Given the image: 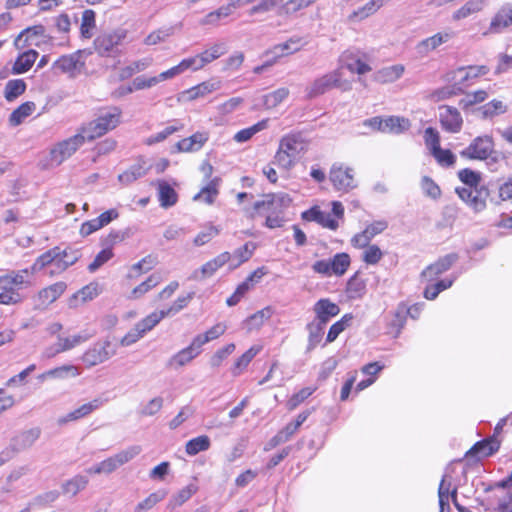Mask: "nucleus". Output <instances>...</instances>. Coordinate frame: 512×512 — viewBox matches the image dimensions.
I'll list each match as a JSON object with an SVG mask.
<instances>
[{"instance_id":"nucleus-18","label":"nucleus","mask_w":512,"mask_h":512,"mask_svg":"<svg viewBox=\"0 0 512 512\" xmlns=\"http://www.w3.org/2000/svg\"><path fill=\"white\" fill-rule=\"evenodd\" d=\"M457 259L458 256L455 253L445 255L426 267L421 273V278L427 282L434 281L439 275L448 271Z\"/></svg>"},{"instance_id":"nucleus-3","label":"nucleus","mask_w":512,"mask_h":512,"mask_svg":"<svg viewBox=\"0 0 512 512\" xmlns=\"http://www.w3.org/2000/svg\"><path fill=\"white\" fill-rule=\"evenodd\" d=\"M122 110L118 106H107L98 109L95 118L80 126L88 142L102 137L118 127L121 122Z\"/></svg>"},{"instance_id":"nucleus-49","label":"nucleus","mask_w":512,"mask_h":512,"mask_svg":"<svg viewBox=\"0 0 512 512\" xmlns=\"http://www.w3.org/2000/svg\"><path fill=\"white\" fill-rule=\"evenodd\" d=\"M147 168L143 164L137 163L131 166L129 169L119 174L118 179L123 184H130L135 180L143 177L147 173Z\"/></svg>"},{"instance_id":"nucleus-23","label":"nucleus","mask_w":512,"mask_h":512,"mask_svg":"<svg viewBox=\"0 0 512 512\" xmlns=\"http://www.w3.org/2000/svg\"><path fill=\"white\" fill-rule=\"evenodd\" d=\"M306 44L307 41L305 38L293 36L287 41L275 45L270 53L273 54L275 59L281 58L300 51Z\"/></svg>"},{"instance_id":"nucleus-55","label":"nucleus","mask_w":512,"mask_h":512,"mask_svg":"<svg viewBox=\"0 0 512 512\" xmlns=\"http://www.w3.org/2000/svg\"><path fill=\"white\" fill-rule=\"evenodd\" d=\"M197 491V487L193 484L187 485L182 488L179 492L172 496L169 507L174 509L183 505L186 501H188Z\"/></svg>"},{"instance_id":"nucleus-54","label":"nucleus","mask_w":512,"mask_h":512,"mask_svg":"<svg viewBox=\"0 0 512 512\" xmlns=\"http://www.w3.org/2000/svg\"><path fill=\"white\" fill-rule=\"evenodd\" d=\"M166 495L167 492L165 490H159L151 493L147 498L136 505L134 512H146L152 509L157 503L162 501Z\"/></svg>"},{"instance_id":"nucleus-25","label":"nucleus","mask_w":512,"mask_h":512,"mask_svg":"<svg viewBox=\"0 0 512 512\" xmlns=\"http://www.w3.org/2000/svg\"><path fill=\"white\" fill-rule=\"evenodd\" d=\"M209 139L208 132H196L190 137L180 140L176 146L180 152H194L200 150Z\"/></svg>"},{"instance_id":"nucleus-5","label":"nucleus","mask_w":512,"mask_h":512,"mask_svg":"<svg viewBox=\"0 0 512 512\" xmlns=\"http://www.w3.org/2000/svg\"><path fill=\"white\" fill-rule=\"evenodd\" d=\"M141 451L142 448L139 445L129 446L113 456L104 459L97 465L88 468L86 471L89 474H111L119 467L133 460Z\"/></svg>"},{"instance_id":"nucleus-1","label":"nucleus","mask_w":512,"mask_h":512,"mask_svg":"<svg viewBox=\"0 0 512 512\" xmlns=\"http://www.w3.org/2000/svg\"><path fill=\"white\" fill-rule=\"evenodd\" d=\"M309 144V140L301 133H290L283 136L274 155L273 163L285 171L291 170L297 160L307 152Z\"/></svg>"},{"instance_id":"nucleus-9","label":"nucleus","mask_w":512,"mask_h":512,"mask_svg":"<svg viewBox=\"0 0 512 512\" xmlns=\"http://www.w3.org/2000/svg\"><path fill=\"white\" fill-rule=\"evenodd\" d=\"M494 151V141L489 135L478 136L462 151L460 156L468 160H486Z\"/></svg>"},{"instance_id":"nucleus-31","label":"nucleus","mask_w":512,"mask_h":512,"mask_svg":"<svg viewBox=\"0 0 512 512\" xmlns=\"http://www.w3.org/2000/svg\"><path fill=\"white\" fill-rule=\"evenodd\" d=\"M500 447V441L493 435L492 437L483 441L477 442L470 450L469 454L479 455L481 457H487L498 451Z\"/></svg>"},{"instance_id":"nucleus-26","label":"nucleus","mask_w":512,"mask_h":512,"mask_svg":"<svg viewBox=\"0 0 512 512\" xmlns=\"http://www.w3.org/2000/svg\"><path fill=\"white\" fill-rule=\"evenodd\" d=\"M158 200L162 208L174 206L178 201V194L174 188L167 182L159 180L157 182Z\"/></svg>"},{"instance_id":"nucleus-43","label":"nucleus","mask_w":512,"mask_h":512,"mask_svg":"<svg viewBox=\"0 0 512 512\" xmlns=\"http://www.w3.org/2000/svg\"><path fill=\"white\" fill-rule=\"evenodd\" d=\"M218 183V178L211 180L205 187L201 189L199 193L193 197V200L204 201L207 204H212L218 195Z\"/></svg>"},{"instance_id":"nucleus-28","label":"nucleus","mask_w":512,"mask_h":512,"mask_svg":"<svg viewBox=\"0 0 512 512\" xmlns=\"http://www.w3.org/2000/svg\"><path fill=\"white\" fill-rule=\"evenodd\" d=\"M485 7L484 0H469L453 12L452 20L460 21L481 12Z\"/></svg>"},{"instance_id":"nucleus-63","label":"nucleus","mask_w":512,"mask_h":512,"mask_svg":"<svg viewBox=\"0 0 512 512\" xmlns=\"http://www.w3.org/2000/svg\"><path fill=\"white\" fill-rule=\"evenodd\" d=\"M161 281V276L159 274L150 275L144 282L135 287L132 291V297L138 298L141 295L148 292L151 288L155 287Z\"/></svg>"},{"instance_id":"nucleus-37","label":"nucleus","mask_w":512,"mask_h":512,"mask_svg":"<svg viewBox=\"0 0 512 512\" xmlns=\"http://www.w3.org/2000/svg\"><path fill=\"white\" fill-rule=\"evenodd\" d=\"M221 82L219 80H210L198 84L195 87L189 89L186 93L189 99L194 100L199 97H204L213 91L220 89Z\"/></svg>"},{"instance_id":"nucleus-12","label":"nucleus","mask_w":512,"mask_h":512,"mask_svg":"<svg viewBox=\"0 0 512 512\" xmlns=\"http://www.w3.org/2000/svg\"><path fill=\"white\" fill-rule=\"evenodd\" d=\"M459 198L464 201L475 212H481L486 208L489 190L486 186L476 188H456Z\"/></svg>"},{"instance_id":"nucleus-21","label":"nucleus","mask_w":512,"mask_h":512,"mask_svg":"<svg viewBox=\"0 0 512 512\" xmlns=\"http://www.w3.org/2000/svg\"><path fill=\"white\" fill-rule=\"evenodd\" d=\"M313 311L316 315L315 321L326 326L332 317L339 314L340 308L329 299L322 298L314 304Z\"/></svg>"},{"instance_id":"nucleus-11","label":"nucleus","mask_w":512,"mask_h":512,"mask_svg":"<svg viewBox=\"0 0 512 512\" xmlns=\"http://www.w3.org/2000/svg\"><path fill=\"white\" fill-rule=\"evenodd\" d=\"M488 72L489 68L485 65L460 67L447 73L446 79L449 82H454L463 91V88L468 87L474 79L486 75Z\"/></svg>"},{"instance_id":"nucleus-62","label":"nucleus","mask_w":512,"mask_h":512,"mask_svg":"<svg viewBox=\"0 0 512 512\" xmlns=\"http://www.w3.org/2000/svg\"><path fill=\"white\" fill-rule=\"evenodd\" d=\"M282 2L283 0H261L257 5L249 9L248 14L253 16L260 13H267L274 9L278 11Z\"/></svg>"},{"instance_id":"nucleus-2","label":"nucleus","mask_w":512,"mask_h":512,"mask_svg":"<svg viewBox=\"0 0 512 512\" xmlns=\"http://www.w3.org/2000/svg\"><path fill=\"white\" fill-rule=\"evenodd\" d=\"M29 270H9L0 275V305H17L24 300L22 289L31 286Z\"/></svg>"},{"instance_id":"nucleus-33","label":"nucleus","mask_w":512,"mask_h":512,"mask_svg":"<svg viewBox=\"0 0 512 512\" xmlns=\"http://www.w3.org/2000/svg\"><path fill=\"white\" fill-rule=\"evenodd\" d=\"M38 57V52L35 50H28L18 56L12 67L13 74H22L27 72L35 63Z\"/></svg>"},{"instance_id":"nucleus-46","label":"nucleus","mask_w":512,"mask_h":512,"mask_svg":"<svg viewBox=\"0 0 512 512\" xmlns=\"http://www.w3.org/2000/svg\"><path fill=\"white\" fill-rule=\"evenodd\" d=\"M289 89L286 87L278 88L263 97V104L267 109H273L281 104L288 96Z\"/></svg>"},{"instance_id":"nucleus-15","label":"nucleus","mask_w":512,"mask_h":512,"mask_svg":"<svg viewBox=\"0 0 512 512\" xmlns=\"http://www.w3.org/2000/svg\"><path fill=\"white\" fill-rule=\"evenodd\" d=\"M329 179L339 191H349L356 187L353 170L341 164H334L331 167Z\"/></svg>"},{"instance_id":"nucleus-17","label":"nucleus","mask_w":512,"mask_h":512,"mask_svg":"<svg viewBox=\"0 0 512 512\" xmlns=\"http://www.w3.org/2000/svg\"><path fill=\"white\" fill-rule=\"evenodd\" d=\"M512 26V4H506L492 17L484 36L502 33L506 28Z\"/></svg>"},{"instance_id":"nucleus-4","label":"nucleus","mask_w":512,"mask_h":512,"mask_svg":"<svg viewBox=\"0 0 512 512\" xmlns=\"http://www.w3.org/2000/svg\"><path fill=\"white\" fill-rule=\"evenodd\" d=\"M332 88H339L342 91H349L351 89V83L348 80H342L340 70L331 71L315 79L305 88V93L307 98L313 99Z\"/></svg>"},{"instance_id":"nucleus-6","label":"nucleus","mask_w":512,"mask_h":512,"mask_svg":"<svg viewBox=\"0 0 512 512\" xmlns=\"http://www.w3.org/2000/svg\"><path fill=\"white\" fill-rule=\"evenodd\" d=\"M40 436L41 429L39 427L21 430L10 439L9 445L2 450V453L10 461L17 454L32 448Z\"/></svg>"},{"instance_id":"nucleus-14","label":"nucleus","mask_w":512,"mask_h":512,"mask_svg":"<svg viewBox=\"0 0 512 512\" xmlns=\"http://www.w3.org/2000/svg\"><path fill=\"white\" fill-rule=\"evenodd\" d=\"M227 45L224 42H218L210 46L205 51L197 54L193 57L186 58L187 62L190 66V69L193 71H198L204 68L209 63L214 60L220 58L227 52Z\"/></svg>"},{"instance_id":"nucleus-41","label":"nucleus","mask_w":512,"mask_h":512,"mask_svg":"<svg viewBox=\"0 0 512 512\" xmlns=\"http://www.w3.org/2000/svg\"><path fill=\"white\" fill-rule=\"evenodd\" d=\"M324 328L325 325L315 320L307 325V330L309 332L307 352H310L313 349H315L317 345L321 342L324 335Z\"/></svg>"},{"instance_id":"nucleus-58","label":"nucleus","mask_w":512,"mask_h":512,"mask_svg":"<svg viewBox=\"0 0 512 512\" xmlns=\"http://www.w3.org/2000/svg\"><path fill=\"white\" fill-rule=\"evenodd\" d=\"M488 98V93L485 90H477L474 92L466 93V95L460 99L459 106L462 109H467L475 104L482 103Z\"/></svg>"},{"instance_id":"nucleus-7","label":"nucleus","mask_w":512,"mask_h":512,"mask_svg":"<svg viewBox=\"0 0 512 512\" xmlns=\"http://www.w3.org/2000/svg\"><path fill=\"white\" fill-rule=\"evenodd\" d=\"M88 141L79 127L77 133L67 139L56 143L50 151V161L53 165H60L69 159L76 151Z\"/></svg>"},{"instance_id":"nucleus-48","label":"nucleus","mask_w":512,"mask_h":512,"mask_svg":"<svg viewBox=\"0 0 512 512\" xmlns=\"http://www.w3.org/2000/svg\"><path fill=\"white\" fill-rule=\"evenodd\" d=\"M237 8V3H231L218 8L217 10L207 14L203 20V24L212 25L216 24L221 18L228 17L232 14L233 10Z\"/></svg>"},{"instance_id":"nucleus-19","label":"nucleus","mask_w":512,"mask_h":512,"mask_svg":"<svg viewBox=\"0 0 512 512\" xmlns=\"http://www.w3.org/2000/svg\"><path fill=\"white\" fill-rule=\"evenodd\" d=\"M231 260V254L229 252H223L213 258L212 260L206 262L201 266L200 269L193 271L190 276L192 280H203L205 278L211 277L214 273L228 263Z\"/></svg>"},{"instance_id":"nucleus-51","label":"nucleus","mask_w":512,"mask_h":512,"mask_svg":"<svg viewBox=\"0 0 512 512\" xmlns=\"http://www.w3.org/2000/svg\"><path fill=\"white\" fill-rule=\"evenodd\" d=\"M167 316L168 312H165V310L155 311L136 324L141 332L145 334L146 332L152 330L163 318Z\"/></svg>"},{"instance_id":"nucleus-10","label":"nucleus","mask_w":512,"mask_h":512,"mask_svg":"<svg viewBox=\"0 0 512 512\" xmlns=\"http://www.w3.org/2000/svg\"><path fill=\"white\" fill-rule=\"evenodd\" d=\"M127 30L118 28L114 31L103 33L94 40V49L100 56H109L114 53L125 38Z\"/></svg>"},{"instance_id":"nucleus-47","label":"nucleus","mask_w":512,"mask_h":512,"mask_svg":"<svg viewBox=\"0 0 512 512\" xmlns=\"http://www.w3.org/2000/svg\"><path fill=\"white\" fill-rule=\"evenodd\" d=\"M210 439L206 435H201L189 440L186 443L185 451L188 455H196L199 452L206 451L210 448Z\"/></svg>"},{"instance_id":"nucleus-32","label":"nucleus","mask_w":512,"mask_h":512,"mask_svg":"<svg viewBox=\"0 0 512 512\" xmlns=\"http://www.w3.org/2000/svg\"><path fill=\"white\" fill-rule=\"evenodd\" d=\"M98 286L97 284H89L76 292L69 300L70 307H78L81 304H84L88 301H91L98 295Z\"/></svg>"},{"instance_id":"nucleus-8","label":"nucleus","mask_w":512,"mask_h":512,"mask_svg":"<svg viewBox=\"0 0 512 512\" xmlns=\"http://www.w3.org/2000/svg\"><path fill=\"white\" fill-rule=\"evenodd\" d=\"M115 354L116 349L113 347L111 341L105 339L95 342L88 348L82 355V361L87 367L91 368L106 362Z\"/></svg>"},{"instance_id":"nucleus-45","label":"nucleus","mask_w":512,"mask_h":512,"mask_svg":"<svg viewBox=\"0 0 512 512\" xmlns=\"http://www.w3.org/2000/svg\"><path fill=\"white\" fill-rule=\"evenodd\" d=\"M256 248L253 242H247L242 247L236 249L231 255V260H236V263L231 264V269L240 266L242 263L248 261Z\"/></svg>"},{"instance_id":"nucleus-27","label":"nucleus","mask_w":512,"mask_h":512,"mask_svg":"<svg viewBox=\"0 0 512 512\" xmlns=\"http://www.w3.org/2000/svg\"><path fill=\"white\" fill-rule=\"evenodd\" d=\"M316 1L317 0H283L281 6H279L277 15L281 17L293 16L296 13L308 8Z\"/></svg>"},{"instance_id":"nucleus-20","label":"nucleus","mask_w":512,"mask_h":512,"mask_svg":"<svg viewBox=\"0 0 512 512\" xmlns=\"http://www.w3.org/2000/svg\"><path fill=\"white\" fill-rule=\"evenodd\" d=\"M103 405V401L100 398H95L88 403H84L78 408L70 411L69 413L58 418V425H65L69 422L78 421L82 418L87 417L95 410L99 409Z\"/></svg>"},{"instance_id":"nucleus-38","label":"nucleus","mask_w":512,"mask_h":512,"mask_svg":"<svg viewBox=\"0 0 512 512\" xmlns=\"http://www.w3.org/2000/svg\"><path fill=\"white\" fill-rule=\"evenodd\" d=\"M152 64V58H143L131 62L129 65L123 67L119 71V77L122 80L132 77L134 74L146 70Z\"/></svg>"},{"instance_id":"nucleus-40","label":"nucleus","mask_w":512,"mask_h":512,"mask_svg":"<svg viewBox=\"0 0 512 512\" xmlns=\"http://www.w3.org/2000/svg\"><path fill=\"white\" fill-rule=\"evenodd\" d=\"M93 336H94L93 333L83 332V333L73 335L71 337H59L58 338L59 350H63V352L71 350L74 347L88 341Z\"/></svg>"},{"instance_id":"nucleus-35","label":"nucleus","mask_w":512,"mask_h":512,"mask_svg":"<svg viewBox=\"0 0 512 512\" xmlns=\"http://www.w3.org/2000/svg\"><path fill=\"white\" fill-rule=\"evenodd\" d=\"M227 326L224 323H217L208 329L205 333L196 335L193 340L195 346L202 348L206 343L219 338L225 333Z\"/></svg>"},{"instance_id":"nucleus-52","label":"nucleus","mask_w":512,"mask_h":512,"mask_svg":"<svg viewBox=\"0 0 512 512\" xmlns=\"http://www.w3.org/2000/svg\"><path fill=\"white\" fill-rule=\"evenodd\" d=\"M26 84L22 79L9 80L5 85L4 97L7 101H13L25 92Z\"/></svg>"},{"instance_id":"nucleus-53","label":"nucleus","mask_w":512,"mask_h":512,"mask_svg":"<svg viewBox=\"0 0 512 512\" xmlns=\"http://www.w3.org/2000/svg\"><path fill=\"white\" fill-rule=\"evenodd\" d=\"M384 2L385 0H370L363 7L354 11L350 18L363 20L380 9L384 5Z\"/></svg>"},{"instance_id":"nucleus-22","label":"nucleus","mask_w":512,"mask_h":512,"mask_svg":"<svg viewBox=\"0 0 512 512\" xmlns=\"http://www.w3.org/2000/svg\"><path fill=\"white\" fill-rule=\"evenodd\" d=\"M454 37L451 31H443L434 34L431 37L425 38L417 44V51L420 54L427 55L428 53L436 50L442 44L447 43Z\"/></svg>"},{"instance_id":"nucleus-60","label":"nucleus","mask_w":512,"mask_h":512,"mask_svg":"<svg viewBox=\"0 0 512 512\" xmlns=\"http://www.w3.org/2000/svg\"><path fill=\"white\" fill-rule=\"evenodd\" d=\"M353 316L351 314H345L339 321L335 322L329 329L327 334V342L331 343L338 335L343 332L350 324Z\"/></svg>"},{"instance_id":"nucleus-42","label":"nucleus","mask_w":512,"mask_h":512,"mask_svg":"<svg viewBox=\"0 0 512 512\" xmlns=\"http://www.w3.org/2000/svg\"><path fill=\"white\" fill-rule=\"evenodd\" d=\"M291 203V198L288 194L278 193V194H268L265 195L264 199L261 201H257L254 203V210H259L261 205L264 204H275V209L281 207H288Z\"/></svg>"},{"instance_id":"nucleus-57","label":"nucleus","mask_w":512,"mask_h":512,"mask_svg":"<svg viewBox=\"0 0 512 512\" xmlns=\"http://www.w3.org/2000/svg\"><path fill=\"white\" fill-rule=\"evenodd\" d=\"M35 109V104L33 102H25L21 104L17 109H15L9 118V121L12 125H19L24 118L28 117L32 114Z\"/></svg>"},{"instance_id":"nucleus-13","label":"nucleus","mask_w":512,"mask_h":512,"mask_svg":"<svg viewBox=\"0 0 512 512\" xmlns=\"http://www.w3.org/2000/svg\"><path fill=\"white\" fill-rule=\"evenodd\" d=\"M81 56V51L63 55L52 64V69L55 73L67 74L70 78H75L85 66Z\"/></svg>"},{"instance_id":"nucleus-56","label":"nucleus","mask_w":512,"mask_h":512,"mask_svg":"<svg viewBox=\"0 0 512 512\" xmlns=\"http://www.w3.org/2000/svg\"><path fill=\"white\" fill-rule=\"evenodd\" d=\"M272 315L270 307H265L254 314H252L247 320L248 330L259 329L265 321H267Z\"/></svg>"},{"instance_id":"nucleus-39","label":"nucleus","mask_w":512,"mask_h":512,"mask_svg":"<svg viewBox=\"0 0 512 512\" xmlns=\"http://www.w3.org/2000/svg\"><path fill=\"white\" fill-rule=\"evenodd\" d=\"M405 68L401 64L382 68L376 74V79L381 83H392L398 80L404 73Z\"/></svg>"},{"instance_id":"nucleus-24","label":"nucleus","mask_w":512,"mask_h":512,"mask_svg":"<svg viewBox=\"0 0 512 512\" xmlns=\"http://www.w3.org/2000/svg\"><path fill=\"white\" fill-rule=\"evenodd\" d=\"M201 353V348L195 346V341L192 340L191 344L173 355L167 362V366L171 368H180L190 363Z\"/></svg>"},{"instance_id":"nucleus-61","label":"nucleus","mask_w":512,"mask_h":512,"mask_svg":"<svg viewBox=\"0 0 512 512\" xmlns=\"http://www.w3.org/2000/svg\"><path fill=\"white\" fill-rule=\"evenodd\" d=\"M330 262L332 273L340 276L347 271L350 265V257L346 253H338Z\"/></svg>"},{"instance_id":"nucleus-64","label":"nucleus","mask_w":512,"mask_h":512,"mask_svg":"<svg viewBox=\"0 0 512 512\" xmlns=\"http://www.w3.org/2000/svg\"><path fill=\"white\" fill-rule=\"evenodd\" d=\"M437 163L442 167H451L456 162V156L449 149L439 147L432 153Z\"/></svg>"},{"instance_id":"nucleus-34","label":"nucleus","mask_w":512,"mask_h":512,"mask_svg":"<svg viewBox=\"0 0 512 512\" xmlns=\"http://www.w3.org/2000/svg\"><path fill=\"white\" fill-rule=\"evenodd\" d=\"M58 247H54L47 252L41 254L35 262L32 264L30 268H27L29 270V277L39 271H41L44 268L51 269L53 267L54 258L57 257L58 254Z\"/></svg>"},{"instance_id":"nucleus-30","label":"nucleus","mask_w":512,"mask_h":512,"mask_svg":"<svg viewBox=\"0 0 512 512\" xmlns=\"http://www.w3.org/2000/svg\"><path fill=\"white\" fill-rule=\"evenodd\" d=\"M66 287V283L57 282L42 289L38 293L39 301L41 302L42 305H49L53 303L64 293Z\"/></svg>"},{"instance_id":"nucleus-59","label":"nucleus","mask_w":512,"mask_h":512,"mask_svg":"<svg viewBox=\"0 0 512 512\" xmlns=\"http://www.w3.org/2000/svg\"><path fill=\"white\" fill-rule=\"evenodd\" d=\"M452 83H453L452 85H447V86L441 87V88L433 91L430 95V98L433 101L439 102V101L449 99L459 93H462V91L460 90V87L457 86L454 82H452Z\"/></svg>"},{"instance_id":"nucleus-16","label":"nucleus","mask_w":512,"mask_h":512,"mask_svg":"<svg viewBox=\"0 0 512 512\" xmlns=\"http://www.w3.org/2000/svg\"><path fill=\"white\" fill-rule=\"evenodd\" d=\"M439 121L449 133H458L462 129L463 118L457 108L449 105L439 106Z\"/></svg>"},{"instance_id":"nucleus-36","label":"nucleus","mask_w":512,"mask_h":512,"mask_svg":"<svg viewBox=\"0 0 512 512\" xmlns=\"http://www.w3.org/2000/svg\"><path fill=\"white\" fill-rule=\"evenodd\" d=\"M262 347L254 345L243 353L234 363L232 374L234 376L240 375L250 364L253 358L261 351Z\"/></svg>"},{"instance_id":"nucleus-50","label":"nucleus","mask_w":512,"mask_h":512,"mask_svg":"<svg viewBox=\"0 0 512 512\" xmlns=\"http://www.w3.org/2000/svg\"><path fill=\"white\" fill-rule=\"evenodd\" d=\"M267 122V120H262L251 127L238 131L234 135L233 140L237 143H244L249 141L256 133L264 130L267 127Z\"/></svg>"},{"instance_id":"nucleus-44","label":"nucleus","mask_w":512,"mask_h":512,"mask_svg":"<svg viewBox=\"0 0 512 512\" xmlns=\"http://www.w3.org/2000/svg\"><path fill=\"white\" fill-rule=\"evenodd\" d=\"M384 133L399 134L410 127L409 121L405 118L390 116L384 119Z\"/></svg>"},{"instance_id":"nucleus-29","label":"nucleus","mask_w":512,"mask_h":512,"mask_svg":"<svg viewBox=\"0 0 512 512\" xmlns=\"http://www.w3.org/2000/svg\"><path fill=\"white\" fill-rule=\"evenodd\" d=\"M507 111L508 106L503 101L497 99H493L477 109L478 114L483 119H492L505 114Z\"/></svg>"}]
</instances>
